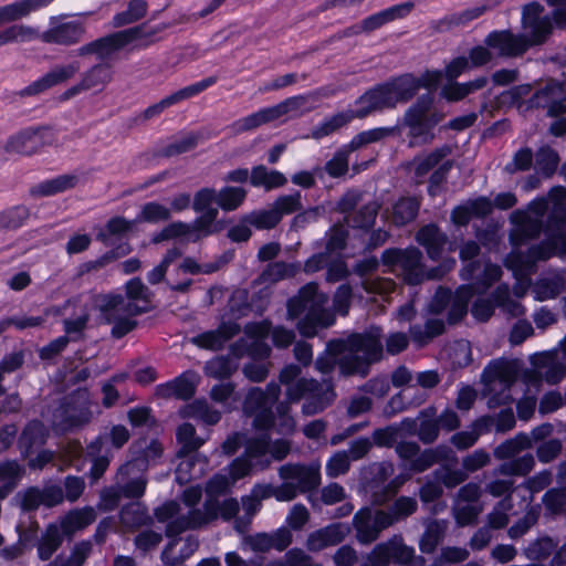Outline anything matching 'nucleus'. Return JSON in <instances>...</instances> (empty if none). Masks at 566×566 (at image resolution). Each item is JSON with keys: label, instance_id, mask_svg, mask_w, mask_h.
<instances>
[{"label": "nucleus", "instance_id": "9d476101", "mask_svg": "<svg viewBox=\"0 0 566 566\" xmlns=\"http://www.w3.org/2000/svg\"><path fill=\"white\" fill-rule=\"evenodd\" d=\"M433 97L430 94L420 96L403 116L409 128L410 145L427 144L433 139L432 128L443 119V114L432 108Z\"/></svg>", "mask_w": 566, "mask_h": 566}, {"label": "nucleus", "instance_id": "5701e85b", "mask_svg": "<svg viewBox=\"0 0 566 566\" xmlns=\"http://www.w3.org/2000/svg\"><path fill=\"white\" fill-rule=\"evenodd\" d=\"M547 208V200L539 198L530 203L527 211L514 212L512 220L517 224V232L524 238L538 235L542 229V219Z\"/></svg>", "mask_w": 566, "mask_h": 566}, {"label": "nucleus", "instance_id": "6e6d98bb", "mask_svg": "<svg viewBox=\"0 0 566 566\" xmlns=\"http://www.w3.org/2000/svg\"><path fill=\"white\" fill-rule=\"evenodd\" d=\"M559 157L557 153L547 147H541L535 155V170L543 177H551L557 169Z\"/></svg>", "mask_w": 566, "mask_h": 566}, {"label": "nucleus", "instance_id": "7ed1b4c3", "mask_svg": "<svg viewBox=\"0 0 566 566\" xmlns=\"http://www.w3.org/2000/svg\"><path fill=\"white\" fill-rule=\"evenodd\" d=\"M543 7L538 3H531L523 10V25L530 31V38L507 30L492 31L485 36L484 44L500 57L521 56L531 45L543 43L551 32V19L541 17Z\"/></svg>", "mask_w": 566, "mask_h": 566}, {"label": "nucleus", "instance_id": "bf43d9fd", "mask_svg": "<svg viewBox=\"0 0 566 566\" xmlns=\"http://www.w3.org/2000/svg\"><path fill=\"white\" fill-rule=\"evenodd\" d=\"M136 222V220H127L124 217H114L106 222L97 238L107 242L112 237H123L133 230Z\"/></svg>", "mask_w": 566, "mask_h": 566}, {"label": "nucleus", "instance_id": "72a5a7b5", "mask_svg": "<svg viewBox=\"0 0 566 566\" xmlns=\"http://www.w3.org/2000/svg\"><path fill=\"white\" fill-rule=\"evenodd\" d=\"M486 10L488 8L484 4L467 8L462 11L444 15L434 22L433 28L438 32H448L454 28L467 25L484 14Z\"/></svg>", "mask_w": 566, "mask_h": 566}, {"label": "nucleus", "instance_id": "58836bf2", "mask_svg": "<svg viewBox=\"0 0 566 566\" xmlns=\"http://www.w3.org/2000/svg\"><path fill=\"white\" fill-rule=\"evenodd\" d=\"M208 461L205 457L195 455L182 459L176 470V480L180 483H187L200 479L207 471Z\"/></svg>", "mask_w": 566, "mask_h": 566}, {"label": "nucleus", "instance_id": "3c124183", "mask_svg": "<svg viewBox=\"0 0 566 566\" xmlns=\"http://www.w3.org/2000/svg\"><path fill=\"white\" fill-rule=\"evenodd\" d=\"M251 493L260 502L271 496L280 502H289L295 499V490L292 484H281L273 486L271 484H256L253 486Z\"/></svg>", "mask_w": 566, "mask_h": 566}, {"label": "nucleus", "instance_id": "79ce46f5", "mask_svg": "<svg viewBox=\"0 0 566 566\" xmlns=\"http://www.w3.org/2000/svg\"><path fill=\"white\" fill-rule=\"evenodd\" d=\"M201 213L202 214L198 217L192 223H189L191 227L190 240L192 241H197L221 230V227H219L216 222L219 214L217 208H210L206 212Z\"/></svg>", "mask_w": 566, "mask_h": 566}, {"label": "nucleus", "instance_id": "f704fd0d", "mask_svg": "<svg viewBox=\"0 0 566 566\" xmlns=\"http://www.w3.org/2000/svg\"><path fill=\"white\" fill-rule=\"evenodd\" d=\"M417 241L426 248L431 260H438L448 243L447 235L442 233L434 224H428L421 228L416 237Z\"/></svg>", "mask_w": 566, "mask_h": 566}, {"label": "nucleus", "instance_id": "37998d69", "mask_svg": "<svg viewBox=\"0 0 566 566\" xmlns=\"http://www.w3.org/2000/svg\"><path fill=\"white\" fill-rule=\"evenodd\" d=\"M77 181L78 178L75 175H62L39 184L32 188L31 192L34 196H54L74 188Z\"/></svg>", "mask_w": 566, "mask_h": 566}, {"label": "nucleus", "instance_id": "7c9ffc66", "mask_svg": "<svg viewBox=\"0 0 566 566\" xmlns=\"http://www.w3.org/2000/svg\"><path fill=\"white\" fill-rule=\"evenodd\" d=\"M240 332L234 322L222 323L218 329L205 332L192 338V343L206 349H219L223 344Z\"/></svg>", "mask_w": 566, "mask_h": 566}, {"label": "nucleus", "instance_id": "dca6fc26", "mask_svg": "<svg viewBox=\"0 0 566 566\" xmlns=\"http://www.w3.org/2000/svg\"><path fill=\"white\" fill-rule=\"evenodd\" d=\"M415 557V549L405 544L400 535L377 544L368 554L370 566H389L390 563L407 565Z\"/></svg>", "mask_w": 566, "mask_h": 566}, {"label": "nucleus", "instance_id": "c85d7f7f", "mask_svg": "<svg viewBox=\"0 0 566 566\" xmlns=\"http://www.w3.org/2000/svg\"><path fill=\"white\" fill-rule=\"evenodd\" d=\"M349 533V527L342 523H336L313 532L306 542L310 551L318 552L328 546H334L345 539Z\"/></svg>", "mask_w": 566, "mask_h": 566}, {"label": "nucleus", "instance_id": "cd10ccee", "mask_svg": "<svg viewBox=\"0 0 566 566\" xmlns=\"http://www.w3.org/2000/svg\"><path fill=\"white\" fill-rule=\"evenodd\" d=\"M536 379H544L548 384L559 382L566 373V365L555 353H543L532 357Z\"/></svg>", "mask_w": 566, "mask_h": 566}, {"label": "nucleus", "instance_id": "bb28decb", "mask_svg": "<svg viewBox=\"0 0 566 566\" xmlns=\"http://www.w3.org/2000/svg\"><path fill=\"white\" fill-rule=\"evenodd\" d=\"M355 104V109H346L347 113L352 115V120L355 118H365L375 112L391 107L384 85H378L365 92L357 98Z\"/></svg>", "mask_w": 566, "mask_h": 566}, {"label": "nucleus", "instance_id": "e433bc0d", "mask_svg": "<svg viewBox=\"0 0 566 566\" xmlns=\"http://www.w3.org/2000/svg\"><path fill=\"white\" fill-rule=\"evenodd\" d=\"M48 438V430L40 421H31L23 430L19 447L24 457H30L41 448Z\"/></svg>", "mask_w": 566, "mask_h": 566}, {"label": "nucleus", "instance_id": "2f4dec72", "mask_svg": "<svg viewBox=\"0 0 566 566\" xmlns=\"http://www.w3.org/2000/svg\"><path fill=\"white\" fill-rule=\"evenodd\" d=\"M54 0H18L0 7V25L28 17L43 8H46Z\"/></svg>", "mask_w": 566, "mask_h": 566}, {"label": "nucleus", "instance_id": "aec40b11", "mask_svg": "<svg viewBox=\"0 0 566 566\" xmlns=\"http://www.w3.org/2000/svg\"><path fill=\"white\" fill-rule=\"evenodd\" d=\"M415 9V2L406 1L402 3H398L391 6L387 9H384L379 12H376L367 18H365L360 23L348 28L345 31V35L359 34L363 32H371L381 28L382 25L396 21L401 20L408 17L411 11Z\"/></svg>", "mask_w": 566, "mask_h": 566}, {"label": "nucleus", "instance_id": "0eeeda50", "mask_svg": "<svg viewBox=\"0 0 566 566\" xmlns=\"http://www.w3.org/2000/svg\"><path fill=\"white\" fill-rule=\"evenodd\" d=\"M301 368L296 365L285 366L280 374V381L285 386V396L290 402L305 397L303 413L311 416L322 412L335 399L336 395L329 382L318 384L314 379L298 378Z\"/></svg>", "mask_w": 566, "mask_h": 566}, {"label": "nucleus", "instance_id": "680f3d73", "mask_svg": "<svg viewBox=\"0 0 566 566\" xmlns=\"http://www.w3.org/2000/svg\"><path fill=\"white\" fill-rule=\"evenodd\" d=\"M493 297L496 305L511 316L517 317L524 315L525 308L521 303L511 298L507 285L497 286L493 292Z\"/></svg>", "mask_w": 566, "mask_h": 566}, {"label": "nucleus", "instance_id": "69168bd1", "mask_svg": "<svg viewBox=\"0 0 566 566\" xmlns=\"http://www.w3.org/2000/svg\"><path fill=\"white\" fill-rule=\"evenodd\" d=\"M443 329V322L441 319L434 318L428 319L423 329L417 325L412 326L410 328V334L413 342L418 343L419 345H424L433 337L442 334Z\"/></svg>", "mask_w": 566, "mask_h": 566}, {"label": "nucleus", "instance_id": "de8ad7c7", "mask_svg": "<svg viewBox=\"0 0 566 566\" xmlns=\"http://www.w3.org/2000/svg\"><path fill=\"white\" fill-rule=\"evenodd\" d=\"M489 423L490 419L481 418L472 423L470 430L454 433L450 441L459 450L469 449L475 444L483 431L488 429Z\"/></svg>", "mask_w": 566, "mask_h": 566}, {"label": "nucleus", "instance_id": "f8f14e48", "mask_svg": "<svg viewBox=\"0 0 566 566\" xmlns=\"http://www.w3.org/2000/svg\"><path fill=\"white\" fill-rule=\"evenodd\" d=\"M84 22L71 19L66 14L52 15L46 29L42 32V42L45 44L74 46L86 36Z\"/></svg>", "mask_w": 566, "mask_h": 566}, {"label": "nucleus", "instance_id": "c9c22d12", "mask_svg": "<svg viewBox=\"0 0 566 566\" xmlns=\"http://www.w3.org/2000/svg\"><path fill=\"white\" fill-rule=\"evenodd\" d=\"M95 517V511L92 507L76 509L65 514L57 525L63 535L72 536L92 524Z\"/></svg>", "mask_w": 566, "mask_h": 566}, {"label": "nucleus", "instance_id": "b1692460", "mask_svg": "<svg viewBox=\"0 0 566 566\" xmlns=\"http://www.w3.org/2000/svg\"><path fill=\"white\" fill-rule=\"evenodd\" d=\"M216 82H217V78L213 76H210V77L203 78L200 82H197V83H193L186 87H182V88L176 91L175 93L164 97L159 102L147 107L144 111L143 116L145 119L156 117L159 114H161L166 108L200 94L208 87L212 86Z\"/></svg>", "mask_w": 566, "mask_h": 566}, {"label": "nucleus", "instance_id": "1a4fd4ad", "mask_svg": "<svg viewBox=\"0 0 566 566\" xmlns=\"http://www.w3.org/2000/svg\"><path fill=\"white\" fill-rule=\"evenodd\" d=\"M382 262L398 275H401L408 284L416 285L426 279H434L442 276L447 271L452 269L455 261L452 259L443 264L442 268L426 273L421 263L422 254L416 248L405 250L389 249L382 253Z\"/></svg>", "mask_w": 566, "mask_h": 566}, {"label": "nucleus", "instance_id": "423d86ee", "mask_svg": "<svg viewBox=\"0 0 566 566\" xmlns=\"http://www.w3.org/2000/svg\"><path fill=\"white\" fill-rule=\"evenodd\" d=\"M327 295L318 291L315 283L304 285L298 294L287 303L289 317H303L297 323V329L305 337H313L319 328L334 324V315L325 308Z\"/></svg>", "mask_w": 566, "mask_h": 566}, {"label": "nucleus", "instance_id": "c756f323", "mask_svg": "<svg viewBox=\"0 0 566 566\" xmlns=\"http://www.w3.org/2000/svg\"><path fill=\"white\" fill-rule=\"evenodd\" d=\"M382 85L391 107L409 101L419 90V81L411 74H405Z\"/></svg>", "mask_w": 566, "mask_h": 566}, {"label": "nucleus", "instance_id": "0e129e2a", "mask_svg": "<svg viewBox=\"0 0 566 566\" xmlns=\"http://www.w3.org/2000/svg\"><path fill=\"white\" fill-rule=\"evenodd\" d=\"M237 369V365L228 357L219 356L206 363L203 370L209 377L222 379L230 377Z\"/></svg>", "mask_w": 566, "mask_h": 566}, {"label": "nucleus", "instance_id": "ea45409f", "mask_svg": "<svg viewBox=\"0 0 566 566\" xmlns=\"http://www.w3.org/2000/svg\"><path fill=\"white\" fill-rule=\"evenodd\" d=\"M538 261L549 259L555 254H566V231L547 235V239L530 249Z\"/></svg>", "mask_w": 566, "mask_h": 566}, {"label": "nucleus", "instance_id": "f03ea898", "mask_svg": "<svg viewBox=\"0 0 566 566\" xmlns=\"http://www.w3.org/2000/svg\"><path fill=\"white\" fill-rule=\"evenodd\" d=\"M378 328L365 334H353L346 339L332 340L326 354L316 359V368L326 374L338 364L343 374H365L366 367L381 357L382 346Z\"/></svg>", "mask_w": 566, "mask_h": 566}, {"label": "nucleus", "instance_id": "2eb2a0df", "mask_svg": "<svg viewBox=\"0 0 566 566\" xmlns=\"http://www.w3.org/2000/svg\"><path fill=\"white\" fill-rule=\"evenodd\" d=\"M356 539L363 545L375 542L380 533L392 525V518L384 510L364 507L353 520Z\"/></svg>", "mask_w": 566, "mask_h": 566}, {"label": "nucleus", "instance_id": "f257e3e1", "mask_svg": "<svg viewBox=\"0 0 566 566\" xmlns=\"http://www.w3.org/2000/svg\"><path fill=\"white\" fill-rule=\"evenodd\" d=\"M166 28V24L157 27L140 24L116 31L82 44L75 50V54L83 59L94 56L99 61H105L128 44L135 42H139L145 46L150 44L153 38ZM113 77L114 72L111 64L105 62L95 63L82 73L76 84L63 93V98L69 99L91 90L102 91L113 81Z\"/></svg>", "mask_w": 566, "mask_h": 566}, {"label": "nucleus", "instance_id": "774afa93", "mask_svg": "<svg viewBox=\"0 0 566 566\" xmlns=\"http://www.w3.org/2000/svg\"><path fill=\"white\" fill-rule=\"evenodd\" d=\"M149 520L146 509L139 503H132L120 512V522L128 528H135L144 525Z\"/></svg>", "mask_w": 566, "mask_h": 566}, {"label": "nucleus", "instance_id": "ddd939ff", "mask_svg": "<svg viewBox=\"0 0 566 566\" xmlns=\"http://www.w3.org/2000/svg\"><path fill=\"white\" fill-rule=\"evenodd\" d=\"M518 370L520 367L516 360L502 358L491 361L484 368L482 375L488 394L500 395L503 403L509 402L512 398L510 395H504V392L515 382Z\"/></svg>", "mask_w": 566, "mask_h": 566}, {"label": "nucleus", "instance_id": "4be33fe9", "mask_svg": "<svg viewBox=\"0 0 566 566\" xmlns=\"http://www.w3.org/2000/svg\"><path fill=\"white\" fill-rule=\"evenodd\" d=\"M566 82L558 83L548 81L545 86L538 90L530 103L535 107H545L549 116H559L566 112Z\"/></svg>", "mask_w": 566, "mask_h": 566}, {"label": "nucleus", "instance_id": "6e6552de", "mask_svg": "<svg viewBox=\"0 0 566 566\" xmlns=\"http://www.w3.org/2000/svg\"><path fill=\"white\" fill-rule=\"evenodd\" d=\"M279 395L280 387L275 384L268 385L266 392L259 388L251 389L247 396L244 409L254 415L253 426L256 429H268L273 426L277 433L290 434L294 431L295 422L287 413V407L283 405L277 407L280 416L275 420L270 410Z\"/></svg>", "mask_w": 566, "mask_h": 566}, {"label": "nucleus", "instance_id": "13d9d810", "mask_svg": "<svg viewBox=\"0 0 566 566\" xmlns=\"http://www.w3.org/2000/svg\"><path fill=\"white\" fill-rule=\"evenodd\" d=\"M451 148L449 146H442L434 149L427 156L417 157L413 160L415 174L417 177L426 176L434 166H437L443 158L450 155Z\"/></svg>", "mask_w": 566, "mask_h": 566}, {"label": "nucleus", "instance_id": "4d7b16f0", "mask_svg": "<svg viewBox=\"0 0 566 566\" xmlns=\"http://www.w3.org/2000/svg\"><path fill=\"white\" fill-rule=\"evenodd\" d=\"M420 203L415 198H401L392 208V220L398 226H403L412 221L418 211Z\"/></svg>", "mask_w": 566, "mask_h": 566}, {"label": "nucleus", "instance_id": "8fccbe9b", "mask_svg": "<svg viewBox=\"0 0 566 566\" xmlns=\"http://www.w3.org/2000/svg\"><path fill=\"white\" fill-rule=\"evenodd\" d=\"M147 9L148 6L145 0H132L125 11L116 13L113 17L111 25L114 29H118L137 22L146 15Z\"/></svg>", "mask_w": 566, "mask_h": 566}, {"label": "nucleus", "instance_id": "473e14b6", "mask_svg": "<svg viewBox=\"0 0 566 566\" xmlns=\"http://www.w3.org/2000/svg\"><path fill=\"white\" fill-rule=\"evenodd\" d=\"M566 290L565 272H554L539 279L533 286V293L536 301L543 302L555 298Z\"/></svg>", "mask_w": 566, "mask_h": 566}, {"label": "nucleus", "instance_id": "20e7f679", "mask_svg": "<svg viewBox=\"0 0 566 566\" xmlns=\"http://www.w3.org/2000/svg\"><path fill=\"white\" fill-rule=\"evenodd\" d=\"M200 486H190L182 492L181 504L169 501L155 511L159 522H169L166 527L167 536H175L189 528L201 527L218 518L216 503L212 499L205 502L202 509L196 506L201 501Z\"/></svg>", "mask_w": 566, "mask_h": 566}, {"label": "nucleus", "instance_id": "4c0bfd02", "mask_svg": "<svg viewBox=\"0 0 566 566\" xmlns=\"http://www.w3.org/2000/svg\"><path fill=\"white\" fill-rule=\"evenodd\" d=\"M106 438H96L88 446V455L92 457L93 465L91 468V476L94 480L99 479L109 465L113 457L112 451L106 447Z\"/></svg>", "mask_w": 566, "mask_h": 566}, {"label": "nucleus", "instance_id": "6ab92c4d", "mask_svg": "<svg viewBox=\"0 0 566 566\" xmlns=\"http://www.w3.org/2000/svg\"><path fill=\"white\" fill-rule=\"evenodd\" d=\"M81 67V62L77 60L57 64L39 80L24 87L20 94L22 96L41 94L59 84L74 78L78 74Z\"/></svg>", "mask_w": 566, "mask_h": 566}, {"label": "nucleus", "instance_id": "338daca9", "mask_svg": "<svg viewBox=\"0 0 566 566\" xmlns=\"http://www.w3.org/2000/svg\"><path fill=\"white\" fill-rule=\"evenodd\" d=\"M531 447V441L527 437L517 436L514 439L506 440L494 449V457L499 460L511 459L518 454L524 449Z\"/></svg>", "mask_w": 566, "mask_h": 566}, {"label": "nucleus", "instance_id": "9b49d317", "mask_svg": "<svg viewBox=\"0 0 566 566\" xmlns=\"http://www.w3.org/2000/svg\"><path fill=\"white\" fill-rule=\"evenodd\" d=\"M103 319L112 324V335L119 338L135 327L133 317L145 312L144 306L126 302L122 295H99L96 298Z\"/></svg>", "mask_w": 566, "mask_h": 566}, {"label": "nucleus", "instance_id": "c03bdc74", "mask_svg": "<svg viewBox=\"0 0 566 566\" xmlns=\"http://www.w3.org/2000/svg\"><path fill=\"white\" fill-rule=\"evenodd\" d=\"M63 534L57 524L48 525L38 543V556L42 560H48L62 545Z\"/></svg>", "mask_w": 566, "mask_h": 566}, {"label": "nucleus", "instance_id": "393cba45", "mask_svg": "<svg viewBox=\"0 0 566 566\" xmlns=\"http://www.w3.org/2000/svg\"><path fill=\"white\" fill-rule=\"evenodd\" d=\"M200 381V376L193 370H187L175 379L158 385L156 395L160 398L190 399Z\"/></svg>", "mask_w": 566, "mask_h": 566}, {"label": "nucleus", "instance_id": "f3484780", "mask_svg": "<svg viewBox=\"0 0 566 566\" xmlns=\"http://www.w3.org/2000/svg\"><path fill=\"white\" fill-rule=\"evenodd\" d=\"M319 463L304 464H284L279 469V475L284 481L282 484H292L295 490V496L314 490L321 482Z\"/></svg>", "mask_w": 566, "mask_h": 566}, {"label": "nucleus", "instance_id": "39448f33", "mask_svg": "<svg viewBox=\"0 0 566 566\" xmlns=\"http://www.w3.org/2000/svg\"><path fill=\"white\" fill-rule=\"evenodd\" d=\"M336 94V88L332 86L321 87L315 92L287 97L277 104L258 109L231 124L234 134H242L258 129L285 117H296L313 108L310 105L322 97H331Z\"/></svg>", "mask_w": 566, "mask_h": 566}, {"label": "nucleus", "instance_id": "a19ab883", "mask_svg": "<svg viewBox=\"0 0 566 566\" xmlns=\"http://www.w3.org/2000/svg\"><path fill=\"white\" fill-rule=\"evenodd\" d=\"M417 436L423 443H432L439 437V423L437 420V409L428 407L419 412Z\"/></svg>", "mask_w": 566, "mask_h": 566}, {"label": "nucleus", "instance_id": "412c9836", "mask_svg": "<svg viewBox=\"0 0 566 566\" xmlns=\"http://www.w3.org/2000/svg\"><path fill=\"white\" fill-rule=\"evenodd\" d=\"M48 132L28 128L10 136L3 145V151L9 156H29L39 151L44 145Z\"/></svg>", "mask_w": 566, "mask_h": 566}, {"label": "nucleus", "instance_id": "49530a36", "mask_svg": "<svg viewBox=\"0 0 566 566\" xmlns=\"http://www.w3.org/2000/svg\"><path fill=\"white\" fill-rule=\"evenodd\" d=\"M250 182L254 187H263L266 190L282 187L286 184L285 176L277 170H269L260 165L251 170Z\"/></svg>", "mask_w": 566, "mask_h": 566}, {"label": "nucleus", "instance_id": "5fc2aeb1", "mask_svg": "<svg viewBox=\"0 0 566 566\" xmlns=\"http://www.w3.org/2000/svg\"><path fill=\"white\" fill-rule=\"evenodd\" d=\"M350 114L347 111H343L334 114L333 116L326 118L319 125L314 127L311 132V137L314 139H321L326 137L339 128L346 126L352 122Z\"/></svg>", "mask_w": 566, "mask_h": 566}, {"label": "nucleus", "instance_id": "864d4df0", "mask_svg": "<svg viewBox=\"0 0 566 566\" xmlns=\"http://www.w3.org/2000/svg\"><path fill=\"white\" fill-rule=\"evenodd\" d=\"M247 195L242 187L226 186L218 191V206L223 211H234L242 206Z\"/></svg>", "mask_w": 566, "mask_h": 566}, {"label": "nucleus", "instance_id": "09e8293b", "mask_svg": "<svg viewBox=\"0 0 566 566\" xmlns=\"http://www.w3.org/2000/svg\"><path fill=\"white\" fill-rule=\"evenodd\" d=\"M22 473L23 468L15 461L0 463V501L15 488Z\"/></svg>", "mask_w": 566, "mask_h": 566}, {"label": "nucleus", "instance_id": "e2e57ef3", "mask_svg": "<svg viewBox=\"0 0 566 566\" xmlns=\"http://www.w3.org/2000/svg\"><path fill=\"white\" fill-rule=\"evenodd\" d=\"M449 453L451 451L446 447L426 450L412 461L410 468L416 472H423L440 460L448 459Z\"/></svg>", "mask_w": 566, "mask_h": 566}, {"label": "nucleus", "instance_id": "a878e982", "mask_svg": "<svg viewBox=\"0 0 566 566\" xmlns=\"http://www.w3.org/2000/svg\"><path fill=\"white\" fill-rule=\"evenodd\" d=\"M535 255L532 254L531 251L526 255L513 251L506 258V266L514 272V275L517 280L513 291L517 297H522L525 295L526 291L531 285V280L528 279L530 274L533 273L535 263L538 261Z\"/></svg>", "mask_w": 566, "mask_h": 566}, {"label": "nucleus", "instance_id": "603ef678", "mask_svg": "<svg viewBox=\"0 0 566 566\" xmlns=\"http://www.w3.org/2000/svg\"><path fill=\"white\" fill-rule=\"evenodd\" d=\"M534 457L532 454H524L517 459L507 461L499 465L494 470V474L507 476L510 479L513 475H526L534 467Z\"/></svg>", "mask_w": 566, "mask_h": 566}, {"label": "nucleus", "instance_id": "a211bd4d", "mask_svg": "<svg viewBox=\"0 0 566 566\" xmlns=\"http://www.w3.org/2000/svg\"><path fill=\"white\" fill-rule=\"evenodd\" d=\"M473 294L474 290L472 285L459 287L452 296L449 291L439 289L429 305V310L430 312L438 314L441 313L449 303H451L449 322L455 323L467 314L468 302Z\"/></svg>", "mask_w": 566, "mask_h": 566}, {"label": "nucleus", "instance_id": "a18cd8bd", "mask_svg": "<svg viewBox=\"0 0 566 566\" xmlns=\"http://www.w3.org/2000/svg\"><path fill=\"white\" fill-rule=\"evenodd\" d=\"M488 84V78L481 76L467 83H450L441 90V96L449 102H457L469 94L483 88Z\"/></svg>", "mask_w": 566, "mask_h": 566}, {"label": "nucleus", "instance_id": "052dcab7", "mask_svg": "<svg viewBox=\"0 0 566 566\" xmlns=\"http://www.w3.org/2000/svg\"><path fill=\"white\" fill-rule=\"evenodd\" d=\"M171 218L170 209L156 201L145 203L139 214L137 216V222H149L158 223L167 221Z\"/></svg>", "mask_w": 566, "mask_h": 566}, {"label": "nucleus", "instance_id": "4468645a", "mask_svg": "<svg viewBox=\"0 0 566 566\" xmlns=\"http://www.w3.org/2000/svg\"><path fill=\"white\" fill-rule=\"evenodd\" d=\"M268 443L260 439H249L244 443V453L233 460L229 465V475L232 482L248 476L253 470L263 471L270 467Z\"/></svg>", "mask_w": 566, "mask_h": 566}]
</instances>
